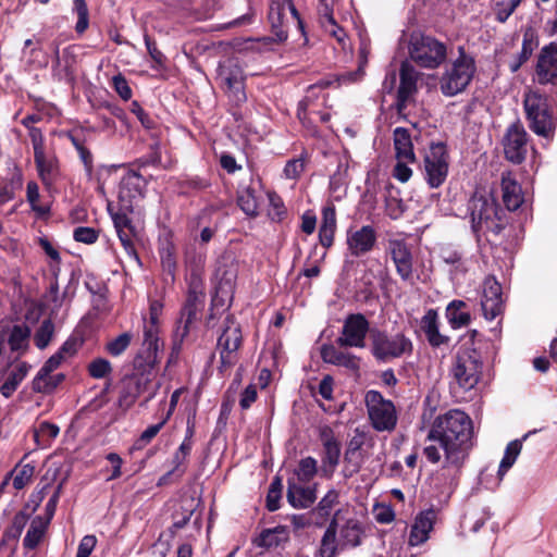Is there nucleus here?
Returning a JSON list of instances; mask_svg holds the SVG:
<instances>
[{
  "label": "nucleus",
  "instance_id": "nucleus-1",
  "mask_svg": "<svg viewBox=\"0 0 557 557\" xmlns=\"http://www.w3.org/2000/svg\"><path fill=\"white\" fill-rule=\"evenodd\" d=\"M471 419L461 410H449L434 420L428 434L431 444L423 448V455L437 463L443 450L445 467L459 469L471 448Z\"/></svg>",
  "mask_w": 557,
  "mask_h": 557
},
{
  "label": "nucleus",
  "instance_id": "nucleus-2",
  "mask_svg": "<svg viewBox=\"0 0 557 557\" xmlns=\"http://www.w3.org/2000/svg\"><path fill=\"white\" fill-rule=\"evenodd\" d=\"M473 232L480 235H497L504 227L502 209L491 191L476 189L468 202Z\"/></svg>",
  "mask_w": 557,
  "mask_h": 557
},
{
  "label": "nucleus",
  "instance_id": "nucleus-3",
  "mask_svg": "<svg viewBox=\"0 0 557 557\" xmlns=\"http://www.w3.org/2000/svg\"><path fill=\"white\" fill-rule=\"evenodd\" d=\"M482 360L474 349H459L453 359L449 370L451 388L458 387L463 392L476 386L482 374Z\"/></svg>",
  "mask_w": 557,
  "mask_h": 557
},
{
  "label": "nucleus",
  "instance_id": "nucleus-4",
  "mask_svg": "<svg viewBox=\"0 0 557 557\" xmlns=\"http://www.w3.org/2000/svg\"><path fill=\"white\" fill-rule=\"evenodd\" d=\"M408 52L413 62L425 69H436L447 58V47L444 42L419 33L410 36Z\"/></svg>",
  "mask_w": 557,
  "mask_h": 557
},
{
  "label": "nucleus",
  "instance_id": "nucleus-5",
  "mask_svg": "<svg viewBox=\"0 0 557 557\" xmlns=\"http://www.w3.org/2000/svg\"><path fill=\"white\" fill-rule=\"evenodd\" d=\"M475 73V62L460 48L459 57L445 70L440 78V89L446 97L462 92L472 81Z\"/></svg>",
  "mask_w": 557,
  "mask_h": 557
},
{
  "label": "nucleus",
  "instance_id": "nucleus-6",
  "mask_svg": "<svg viewBox=\"0 0 557 557\" xmlns=\"http://www.w3.org/2000/svg\"><path fill=\"white\" fill-rule=\"evenodd\" d=\"M162 304L154 300L150 304L149 320L144 321V339L141 351L135 358L136 367L153 368L158 362L161 344L159 338V317Z\"/></svg>",
  "mask_w": 557,
  "mask_h": 557
},
{
  "label": "nucleus",
  "instance_id": "nucleus-7",
  "mask_svg": "<svg viewBox=\"0 0 557 557\" xmlns=\"http://www.w3.org/2000/svg\"><path fill=\"white\" fill-rule=\"evenodd\" d=\"M243 344V334L239 323L227 315L222 324V332L218 337L216 350L220 356L219 371L225 373L238 361V350Z\"/></svg>",
  "mask_w": 557,
  "mask_h": 557
},
{
  "label": "nucleus",
  "instance_id": "nucleus-8",
  "mask_svg": "<svg viewBox=\"0 0 557 557\" xmlns=\"http://www.w3.org/2000/svg\"><path fill=\"white\" fill-rule=\"evenodd\" d=\"M371 352L379 361H389L409 355L412 343L403 333L388 335L386 332L373 329L370 333Z\"/></svg>",
  "mask_w": 557,
  "mask_h": 557
},
{
  "label": "nucleus",
  "instance_id": "nucleus-9",
  "mask_svg": "<svg viewBox=\"0 0 557 557\" xmlns=\"http://www.w3.org/2000/svg\"><path fill=\"white\" fill-rule=\"evenodd\" d=\"M364 400L373 429L379 432H392L396 428L398 420L393 401L384 398L380 392L373 389L367 392Z\"/></svg>",
  "mask_w": 557,
  "mask_h": 557
},
{
  "label": "nucleus",
  "instance_id": "nucleus-10",
  "mask_svg": "<svg viewBox=\"0 0 557 557\" xmlns=\"http://www.w3.org/2000/svg\"><path fill=\"white\" fill-rule=\"evenodd\" d=\"M160 383H152L148 374H133L121 381L117 406L122 410H128L137 400V398L147 394L144 403L146 405L157 394Z\"/></svg>",
  "mask_w": 557,
  "mask_h": 557
},
{
  "label": "nucleus",
  "instance_id": "nucleus-11",
  "mask_svg": "<svg viewBox=\"0 0 557 557\" xmlns=\"http://www.w3.org/2000/svg\"><path fill=\"white\" fill-rule=\"evenodd\" d=\"M524 109L531 129L548 137L555 129V122L547 99L537 91H529L524 97Z\"/></svg>",
  "mask_w": 557,
  "mask_h": 557
},
{
  "label": "nucleus",
  "instance_id": "nucleus-12",
  "mask_svg": "<svg viewBox=\"0 0 557 557\" xmlns=\"http://www.w3.org/2000/svg\"><path fill=\"white\" fill-rule=\"evenodd\" d=\"M287 11L290 12L293 17H295L298 21L299 25L301 26V22L299 21L298 12L293 3V0H272L270 4L268 18L271 25V32L273 36L261 37L255 39L253 41L261 45L264 48L273 42H284L288 37L285 24Z\"/></svg>",
  "mask_w": 557,
  "mask_h": 557
},
{
  "label": "nucleus",
  "instance_id": "nucleus-13",
  "mask_svg": "<svg viewBox=\"0 0 557 557\" xmlns=\"http://www.w3.org/2000/svg\"><path fill=\"white\" fill-rule=\"evenodd\" d=\"M425 180L432 188L440 187L448 174V154L444 144H432L424 157Z\"/></svg>",
  "mask_w": 557,
  "mask_h": 557
},
{
  "label": "nucleus",
  "instance_id": "nucleus-14",
  "mask_svg": "<svg viewBox=\"0 0 557 557\" xmlns=\"http://www.w3.org/2000/svg\"><path fill=\"white\" fill-rule=\"evenodd\" d=\"M219 78L222 82L228 98L239 104L246 101V94L244 90L245 76L243 69L238 61L228 59L218 69Z\"/></svg>",
  "mask_w": 557,
  "mask_h": 557
},
{
  "label": "nucleus",
  "instance_id": "nucleus-15",
  "mask_svg": "<svg viewBox=\"0 0 557 557\" xmlns=\"http://www.w3.org/2000/svg\"><path fill=\"white\" fill-rule=\"evenodd\" d=\"M371 333L370 323L361 313L349 314L343 324L337 344L342 347H366L367 334Z\"/></svg>",
  "mask_w": 557,
  "mask_h": 557
},
{
  "label": "nucleus",
  "instance_id": "nucleus-16",
  "mask_svg": "<svg viewBox=\"0 0 557 557\" xmlns=\"http://www.w3.org/2000/svg\"><path fill=\"white\" fill-rule=\"evenodd\" d=\"M386 253L393 261L400 278L405 282H412L413 256L409 245L401 238H389L386 243Z\"/></svg>",
  "mask_w": 557,
  "mask_h": 557
},
{
  "label": "nucleus",
  "instance_id": "nucleus-17",
  "mask_svg": "<svg viewBox=\"0 0 557 557\" xmlns=\"http://www.w3.org/2000/svg\"><path fill=\"white\" fill-rule=\"evenodd\" d=\"M203 293L198 277H193L187 300L182 309L177 335L182 338L188 334L189 327L197 320V314L203 306Z\"/></svg>",
  "mask_w": 557,
  "mask_h": 557
},
{
  "label": "nucleus",
  "instance_id": "nucleus-18",
  "mask_svg": "<svg viewBox=\"0 0 557 557\" xmlns=\"http://www.w3.org/2000/svg\"><path fill=\"white\" fill-rule=\"evenodd\" d=\"M505 157L512 163H521L528 151V134L519 123L511 124L503 139Z\"/></svg>",
  "mask_w": 557,
  "mask_h": 557
},
{
  "label": "nucleus",
  "instance_id": "nucleus-19",
  "mask_svg": "<svg viewBox=\"0 0 557 557\" xmlns=\"http://www.w3.org/2000/svg\"><path fill=\"white\" fill-rule=\"evenodd\" d=\"M377 240L373 226L363 225L356 230H348L346 234L347 250L352 257H361L370 252Z\"/></svg>",
  "mask_w": 557,
  "mask_h": 557
},
{
  "label": "nucleus",
  "instance_id": "nucleus-20",
  "mask_svg": "<svg viewBox=\"0 0 557 557\" xmlns=\"http://www.w3.org/2000/svg\"><path fill=\"white\" fill-rule=\"evenodd\" d=\"M535 79L542 85H557V48L555 46H546L541 50Z\"/></svg>",
  "mask_w": 557,
  "mask_h": 557
},
{
  "label": "nucleus",
  "instance_id": "nucleus-21",
  "mask_svg": "<svg viewBox=\"0 0 557 557\" xmlns=\"http://www.w3.org/2000/svg\"><path fill=\"white\" fill-rule=\"evenodd\" d=\"M483 315L486 320H494L503 310L502 286L493 277L484 281L481 299Z\"/></svg>",
  "mask_w": 557,
  "mask_h": 557
},
{
  "label": "nucleus",
  "instance_id": "nucleus-22",
  "mask_svg": "<svg viewBox=\"0 0 557 557\" xmlns=\"http://www.w3.org/2000/svg\"><path fill=\"white\" fill-rule=\"evenodd\" d=\"M400 85L397 95V109L401 113L407 103L411 100L413 95L417 92V82L419 78V72L409 62L405 61L400 66Z\"/></svg>",
  "mask_w": 557,
  "mask_h": 557
},
{
  "label": "nucleus",
  "instance_id": "nucleus-23",
  "mask_svg": "<svg viewBox=\"0 0 557 557\" xmlns=\"http://www.w3.org/2000/svg\"><path fill=\"white\" fill-rule=\"evenodd\" d=\"M342 510L334 513L333 519H337V537L342 549L355 548L361 544L363 530L357 519L350 518L342 523Z\"/></svg>",
  "mask_w": 557,
  "mask_h": 557
},
{
  "label": "nucleus",
  "instance_id": "nucleus-24",
  "mask_svg": "<svg viewBox=\"0 0 557 557\" xmlns=\"http://www.w3.org/2000/svg\"><path fill=\"white\" fill-rule=\"evenodd\" d=\"M308 483L296 482L295 478L287 481V500L295 508L310 507L317 496L315 487L307 485Z\"/></svg>",
  "mask_w": 557,
  "mask_h": 557
},
{
  "label": "nucleus",
  "instance_id": "nucleus-25",
  "mask_svg": "<svg viewBox=\"0 0 557 557\" xmlns=\"http://www.w3.org/2000/svg\"><path fill=\"white\" fill-rule=\"evenodd\" d=\"M436 512L429 509L419 513L411 525L408 543L410 546H418L425 543L430 532L433 530Z\"/></svg>",
  "mask_w": 557,
  "mask_h": 557
},
{
  "label": "nucleus",
  "instance_id": "nucleus-26",
  "mask_svg": "<svg viewBox=\"0 0 557 557\" xmlns=\"http://www.w3.org/2000/svg\"><path fill=\"white\" fill-rule=\"evenodd\" d=\"M503 201L506 208L515 211L523 203V194L521 186L515 180L510 172L502 174Z\"/></svg>",
  "mask_w": 557,
  "mask_h": 557
},
{
  "label": "nucleus",
  "instance_id": "nucleus-27",
  "mask_svg": "<svg viewBox=\"0 0 557 557\" xmlns=\"http://www.w3.org/2000/svg\"><path fill=\"white\" fill-rule=\"evenodd\" d=\"M342 549L337 537V519H332L325 529L315 555L318 557H335Z\"/></svg>",
  "mask_w": 557,
  "mask_h": 557
},
{
  "label": "nucleus",
  "instance_id": "nucleus-28",
  "mask_svg": "<svg viewBox=\"0 0 557 557\" xmlns=\"http://www.w3.org/2000/svg\"><path fill=\"white\" fill-rule=\"evenodd\" d=\"M321 358L324 362L344 367L350 370H357L359 368V360L354 355L338 350L333 345L322 346Z\"/></svg>",
  "mask_w": 557,
  "mask_h": 557
},
{
  "label": "nucleus",
  "instance_id": "nucleus-29",
  "mask_svg": "<svg viewBox=\"0 0 557 557\" xmlns=\"http://www.w3.org/2000/svg\"><path fill=\"white\" fill-rule=\"evenodd\" d=\"M420 325L430 345L438 347L448 343V337L440 333L438 315L435 310H428L426 313L422 317Z\"/></svg>",
  "mask_w": 557,
  "mask_h": 557
},
{
  "label": "nucleus",
  "instance_id": "nucleus-30",
  "mask_svg": "<svg viewBox=\"0 0 557 557\" xmlns=\"http://www.w3.org/2000/svg\"><path fill=\"white\" fill-rule=\"evenodd\" d=\"M262 196L253 186H246L239 189L237 205L248 216H257Z\"/></svg>",
  "mask_w": 557,
  "mask_h": 557
},
{
  "label": "nucleus",
  "instance_id": "nucleus-31",
  "mask_svg": "<svg viewBox=\"0 0 557 557\" xmlns=\"http://www.w3.org/2000/svg\"><path fill=\"white\" fill-rule=\"evenodd\" d=\"M30 330L27 325H14L8 336L10 350L16 354V357L24 355L29 346Z\"/></svg>",
  "mask_w": 557,
  "mask_h": 557
},
{
  "label": "nucleus",
  "instance_id": "nucleus-32",
  "mask_svg": "<svg viewBox=\"0 0 557 557\" xmlns=\"http://www.w3.org/2000/svg\"><path fill=\"white\" fill-rule=\"evenodd\" d=\"M394 147L397 160L416 161L413 145L408 129L404 127L395 128Z\"/></svg>",
  "mask_w": 557,
  "mask_h": 557
},
{
  "label": "nucleus",
  "instance_id": "nucleus-33",
  "mask_svg": "<svg viewBox=\"0 0 557 557\" xmlns=\"http://www.w3.org/2000/svg\"><path fill=\"white\" fill-rule=\"evenodd\" d=\"M50 522L49 519H42V516H36L32 521L23 540V545L27 549H35L42 541Z\"/></svg>",
  "mask_w": 557,
  "mask_h": 557
},
{
  "label": "nucleus",
  "instance_id": "nucleus-34",
  "mask_svg": "<svg viewBox=\"0 0 557 557\" xmlns=\"http://www.w3.org/2000/svg\"><path fill=\"white\" fill-rule=\"evenodd\" d=\"M446 318L453 329L467 326L471 321V314L462 300H453L446 308Z\"/></svg>",
  "mask_w": 557,
  "mask_h": 557
},
{
  "label": "nucleus",
  "instance_id": "nucleus-35",
  "mask_svg": "<svg viewBox=\"0 0 557 557\" xmlns=\"http://www.w3.org/2000/svg\"><path fill=\"white\" fill-rule=\"evenodd\" d=\"M30 366L26 362L18 363L13 370L10 371L7 380L0 386V393L9 398L16 391L22 381L26 377Z\"/></svg>",
  "mask_w": 557,
  "mask_h": 557
},
{
  "label": "nucleus",
  "instance_id": "nucleus-36",
  "mask_svg": "<svg viewBox=\"0 0 557 557\" xmlns=\"http://www.w3.org/2000/svg\"><path fill=\"white\" fill-rule=\"evenodd\" d=\"M529 434L530 433L525 434L522 440H515L507 445L498 468V481H502L506 472L515 465L518 456L521 453L522 441H524Z\"/></svg>",
  "mask_w": 557,
  "mask_h": 557
},
{
  "label": "nucleus",
  "instance_id": "nucleus-37",
  "mask_svg": "<svg viewBox=\"0 0 557 557\" xmlns=\"http://www.w3.org/2000/svg\"><path fill=\"white\" fill-rule=\"evenodd\" d=\"M64 375L61 373L52 374V372L42 373L40 369L37 375L33 380V389L37 393H50L52 392L62 381Z\"/></svg>",
  "mask_w": 557,
  "mask_h": 557
},
{
  "label": "nucleus",
  "instance_id": "nucleus-38",
  "mask_svg": "<svg viewBox=\"0 0 557 557\" xmlns=\"http://www.w3.org/2000/svg\"><path fill=\"white\" fill-rule=\"evenodd\" d=\"M535 47L536 42L533 39V34L525 32L521 51L509 62V69L512 73H516L529 60Z\"/></svg>",
  "mask_w": 557,
  "mask_h": 557
},
{
  "label": "nucleus",
  "instance_id": "nucleus-39",
  "mask_svg": "<svg viewBox=\"0 0 557 557\" xmlns=\"http://www.w3.org/2000/svg\"><path fill=\"white\" fill-rule=\"evenodd\" d=\"M34 160L40 178L42 182L49 183L57 173L55 160L48 157L46 152L35 154Z\"/></svg>",
  "mask_w": 557,
  "mask_h": 557
},
{
  "label": "nucleus",
  "instance_id": "nucleus-40",
  "mask_svg": "<svg viewBox=\"0 0 557 557\" xmlns=\"http://www.w3.org/2000/svg\"><path fill=\"white\" fill-rule=\"evenodd\" d=\"M288 540V532L284 527L267 529L260 534L259 545L263 547H276Z\"/></svg>",
  "mask_w": 557,
  "mask_h": 557
},
{
  "label": "nucleus",
  "instance_id": "nucleus-41",
  "mask_svg": "<svg viewBox=\"0 0 557 557\" xmlns=\"http://www.w3.org/2000/svg\"><path fill=\"white\" fill-rule=\"evenodd\" d=\"M54 324L50 319L44 320L34 335V343L38 349H45L54 336Z\"/></svg>",
  "mask_w": 557,
  "mask_h": 557
},
{
  "label": "nucleus",
  "instance_id": "nucleus-42",
  "mask_svg": "<svg viewBox=\"0 0 557 557\" xmlns=\"http://www.w3.org/2000/svg\"><path fill=\"white\" fill-rule=\"evenodd\" d=\"M341 445L323 448L321 472L326 478H331L339 462Z\"/></svg>",
  "mask_w": 557,
  "mask_h": 557
},
{
  "label": "nucleus",
  "instance_id": "nucleus-43",
  "mask_svg": "<svg viewBox=\"0 0 557 557\" xmlns=\"http://www.w3.org/2000/svg\"><path fill=\"white\" fill-rule=\"evenodd\" d=\"M317 471V460L312 457H306L299 461L298 468L292 478H295L296 482L309 483Z\"/></svg>",
  "mask_w": 557,
  "mask_h": 557
},
{
  "label": "nucleus",
  "instance_id": "nucleus-44",
  "mask_svg": "<svg viewBox=\"0 0 557 557\" xmlns=\"http://www.w3.org/2000/svg\"><path fill=\"white\" fill-rule=\"evenodd\" d=\"M161 264L165 272L173 275L176 270V253L174 245L166 242L160 248Z\"/></svg>",
  "mask_w": 557,
  "mask_h": 557
},
{
  "label": "nucleus",
  "instance_id": "nucleus-45",
  "mask_svg": "<svg viewBox=\"0 0 557 557\" xmlns=\"http://www.w3.org/2000/svg\"><path fill=\"white\" fill-rule=\"evenodd\" d=\"M26 198L29 202L32 210L38 215L42 216L49 212V208L39 203V187L35 182H28L26 187Z\"/></svg>",
  "mask_w": 557,
  "mask_h": 557
},
{
  "label": "nucleus",
  "instance_id": "nucleus-46",
  "mask_svg": "<svg viewBox=\"0 0 557 557\" xmlns=\"http://www.w3.org/2000/svg\"><path fill=\"white\" fill-rule=\"evenodd\" d=\"M132 342V334L131 333H122L114 339L110 341L106 345V349L108 354H110L113 357L121 356L129 346Z\"/></svg>",
  "mask_w": 557,
  "mask_h": 557
},
{
  "label": "nucleus",
  "instance_id": "nucleus-47",
  "mask_svg": "<svg viewBox=\"0 0 557 557\" xmlns=\"http://www.w3.org/2000/svg\"><path fill=\"white\" fill-rule=\"evenodd\" d=\"M363 463V455L344 454V466L342 473L344 478L349 479L357 474Z\"/></svg>",
  "mask_w": 557,
  "mask_h": 557
},
{
  "label": "nucleus",
  "instance_id": "nucleus-48",
  "mask_svg": "<svg viewBox=\"0 0 557 557\" xmlns=\"http://www.w3.org/2000/svg\"><path fill=\"white\" fill-rule=\"evenodd\" d=\"M368 440L369 435L363 430L356 429L347 444L345 453L350 455H362L361 448L367 444Z\"/></svg>",
  "mask_w": 557,
  "mask_h": 557
},
{
  "label": "nucleus",
  "instance_id": "nucleus-49",
  "mask_svg": "<svg viewBox=\"0 0 557 557\" xmlns=\"http://www.w3.org/2000/svg\"><path fill=\"white\" fill-rule=\"evenodd\" d=\"M116 233H117V236H119V239L122 244V246L124 247L126 253L129 256V257H133L135 258L136 260H138V256L136 253V249H135V245H134V236H135V231H134V227H127V228H120V230H116Z\"/></svg>",
  "mask_w": 557,
  "mask_h": 557
},
{
  "label": "nucleus",
  "instance_id": "nucleus-50",
  "mask_svg": "<svg viewBox=\"0 0 557 557\" xmlns=\"http://www.w3.org/2000/svg\"><path fill=\"white\" fill-rule=\"evenodd\" d=\"M60 429L58 425L44 421L35 430V440L37 443L49 442L58 436Z\"/></svg>",
  "mask_w": 557,
  "mask_h": 557
},
{
  "label": "nucleus",
  "instance_id": "nucleus-51",
  "mask_svg": "<svg viewBox=\"0 0 557 557\" xmlns=\"http://www.w3.org/2000/svg\"><path fill=\"white\" fill-rule=\"evenodd\" d=\"M88 372L94 379H103L112 372V366L109 360L97 358L89 363Z\"/></svg>",
  "mask_w": 557,
  "mask_h": 557
},
{
  "label": "nucleus",
  "instance_id": "nucleus-52",
  "mask_svg": "<svg viewBox=\"0 0 557 557\" xmlns=\"http://www.w3.org/2000/svg\"><path fill=\"white\" fill-rule=\"evenodd\" d=\"M522 0H508L503 2H497L495 5V16L496 20L500 23H505L509 16L515 12V10L519 7Z\"/></svg>",
  "mask_w": 557,
  "mask_h": 557
},
{
  "label": "nucleus",
  "instance_id": "nucleus-53",
  "mask_svg": "<svg viewBox=\"0 0 557 557\" xmlns=\"http://www.w3.org/2000/svg\"><path fill=\"white\" fill-rule=\"evenodd\" d=\"M74 10L77 13L76 32L84 33L89 24L88 8L85 0H74Z\"/></svg>",
  "mask_w": 557,
  "mask_h": 557
},
{
  "label": "nucleus",
  "instance_id": "nucleus-54",
  "mask_svg": "<svg viewBox=\"0 0 557 557\" xmlns=\"http://www.w3.org/2000/svg\"><path fill=\"white\" fill-rule=\"evenodd\" d=\"M369 47L367 44L362 42L359 49L360 53V64L356 72H350L342 76L344 82H357L363 75V66L368 61Z\"/></svg>",
  "mask_w": 557,
  "mask_h": 557
},
{
  "label": "nucleus",
  "instance_id": "nucleus-55",
  "mask_svg": "<svg viewBox=\"0 0 557 557\" xmlns=\"http://www.w3.org/2000/svg\"><path fill=\"white\" fill-rule=\"evenodd\" d=\"M29 520V515L25 511H18L12 519V523L8 529V533L12 537H20L25 525Z\"/></svg>",
  "mask_w": 557,
  "mask_h": 557
},
{
  "label": "nucleus",
  "instance_id": "nucleus-56",
  "mask_svg": "<svg viewBox=\"0 0 557 557\" xmlns=\"http://www.w3.org/2000/svg\"><path fill=\"white\" fill-rule=\"evenodd\" d=\"M339 493L338 491L332 488L330 490L324 497L320 500L318 505L319 511L323 516H329L332 509L336 504H338Z\"/></svg>",
  "mask_w": 557,
  "mask_h": 557
},
{
  "label": "nucleus",
  "instance_id": "nucleus-57",
  "mask_svg": "<svg viewBox=\"0 0 557 557\" xmlns=\"http://www.w3.org/2000/svg\"><path fill=\"white\" fill-rule=\"evenodd\" d=\"M98 232L92 227L79 226L74 230L73 237L76 242L84 244H94L98 239Z\"/></svg>",
  "mask_w": 557,
  "mask_h": 557
},
{
  "label": "nucleus",
  "instance_id": "nucleus-58",
  "mask_svg": "<svg viewBox=\"0 0 557 557\" xmlns=\"http://www.w3.org/2000/svg\"><path fill=\"white\" fill-rule=\"evenodd\" d=\"M113 88L116 94L125 101L132 98V89L124 76L121 74L113 76Z\"/></svg>",
  "mask_w": 557,
  "mask_h": 557
},
{
  "label": "nucleus",
  "instance_id": "nucleus-59",
  "mask_svg": "<svg viewBox=\"0 0 557 557\" xmlns=\"http://www.w3.org/2000/svg\"><path fill=\"white\" fill-rule=\"evenodd\" d=\"M414 162L416 161L397 160V163L394 168V177L401 183L408 182L412 175V170L408 166V164Z\"/></svg>",
  "mask_w": 557,
  "mask_h": 557
},
{
  "label": "nucleus",
  "instance_id": "nucleus-60",
  "mask_svg": "<svg viewBox=\"0 0 557 557\" xmlns=\"http://www.w3.org/2000/svg\"><path fill=\"white\" fill-rule=\"evenodd\" d=\"M34 467L25 465L20 472L13 478V486L16 490H22L32 479Z\"/></svg>",
  "mask_w": 557,
  "mask_h": 557
},
{
  "label": "nucleus",
  "instance_id": "nucleus-61",
  "mask_svg": "<svg viewBox=\"0 0 557 557\" xmlns=\"http://www.w3.org/2000/svg\"><path fill=\"white\" fill-rule=\"evenodd\" d=\"M97 544L95 535H85L78 545L76 557H89Z\"/></svg>",
  "mask_w": 557,
  "mask_h": 557
},
{
  "label": "nucleus",
  "instance_id": "nucleus-62",
  "mask_svg": "<svg viewBox=\"0 0 557 557\" xmlns=\"http://www.w3.org/2000/svg\"><path fill=\"white\" fill-rule=\"evenodd\" d=\"M326 34L334 37L339 44H344L346 33L338 26L335 20H327V22L321 25Z\"/></svg>",
  "mask_w": 557,
  "mask_h": 557
},
{
  "label": "nucleus",
  "instance_id": "nucleus-63",
  "mask_svg": "<svg viewBox=\"0 0 557 557\" xmlns=\"http://www.w3.org/2000/svg\"><path fill=\"white\" fill-rule=\"evenodd\" d=\"M258 396L257 387L253 384L248 385L240 395L239 406L243 410H247L256 401Z\"/></svg>",
  "mask_w": 557,
  "mask_h": 557
},
{
  "label": "nucleus",
  "instance_id": "nucleus-64",
  "mask_svg": "<svg viewBox=\"0 0 557 557\" xmlns=\"http://www.w3.org/2000/svg\"><path fill=\"white\" fill-rule=\"evenodd\" d=\"M305 169V163L300 159H294L286 163L284 174L287 178L294 180L300 175Z\"/></svg>",
  "mask_w": 557,
  "mask_h": 557
}]
</instances>
